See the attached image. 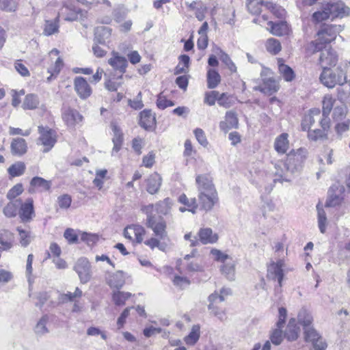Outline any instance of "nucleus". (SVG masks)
I'll return each instance as SVG.
<instances>
[{
    "label": "nucleus",
    "instance_id": "12",
    "mask_svg": "<svg viewBox=\"0 0 350 350\" xmlns=\"http://www.w3.org/2000/svg\"><path fill=\"white\" fill-rule=\"evenodd\" d=\"M284 266L283 260H279L277 262L271 263L267 267V277L271 280H278L279 287L275 288L277 291H281L284 277L282 269Z\"/></svg>",
    "mask_w": 350,
    "mask_h": 350
},
{
    "label": "nucleus",
    "instance_id": "62",
    "mask_svg": "<svg viewBox=\"0 0 350 350\" xmlns=\"http://www.w3.org/2000/svg\"><path fill=\"white\" fill-rule=\"evenodd\" d=\"M64 237L70 244H75L77 243L79 234L78 235L75 230L68 228L65 230Z\"/></svg>",
    "mask_w": 350,
    "mask_h": 350
},
{
    "label": "nucleus",
    "instance_id": "44",
    "mask_svg": "<svg viewBox=\"0 0 350 350\" xmlns=\"http://www.w3.org/2000/svg\"><path fill=\"white\" fill-rule=\"evenodd\" d=\"M321 128L322 129L308 131V136L309 139L313 141L327 139L328 131L330 127H328L327 129H324L323 127Z\"/></svg>",
    "mask_w": 350,
    "mask_h": 350
},
{
    "label": "nucleus",
    "instance_id": "46",
    "mask_svg": "<svg viewBox=\"0 0 350 350\" xmlns=\"http://www.w3.org/2000/svg\"><path fill=\"white\" fill-rule=\"evenodd\" d=\"M30 184L31 187L39 188L41 191L49 190L51 185V181L46 180L43 178L38 176L33 177L31 179Z\"/></svg>",
    "mask_w": 350,
    "mask_h": 350
},
{
    "label": "nucleus",
    "instance_id": "27",
    "mask_svg": "<svg viewBox=\"0 0 350 350\" xmlns=\"http://www.w3.org/2000/svg\"><path fill=\"white\" fill-rule=\"evenodd\" d=\"M318 118L321 120L320 109L317 108L310 109L309 113L305 116L302 121V129L304 131H309L310 128L313 125L316 121V119Z\"/></svg>",
    "mask_w": 350,
    "mask_h": 350
},
{
    "label": "nucleus",
    "instance_id": "54",
    "mask_svg": "<svg viewBox=\"0 0 350 350\" xmlns=\"http://www.w3.org/2000/svg\"><path fill=\"white\" fill-rule=\"evenodd\" d=\"M19 0H0V10L7 12L16 11Z\"/></svg>",
    "mask_w": 350,
    "mask_h": 350
},
{
    "label": "nucleus",
    "instance_id": "52",
    "mask_svg": "<svg viewBox=\"0 0 350 350\" xmlns=\"http://www.w3.org/2000/svg\"><path fill=\"white\" fill-rule=\"evenodd\" d=\"M330 18L328 11L325 10V3H323L321 10L313 13L312 20L314 23H321Z\"/></svg>",
    "mask_w": 350,
    "mask_h": 350
},
{
    "label": "nucleus",
    "instance_id": "7",
    "mask_svg": "<svg viewBox=\"0 0 350 350\" xmlns=\"http://www.w3.org/2000/svg\"><path fill=\"white\" fill-rule=\"evenodd\" d=\"M306 150L304 148H299L296 150L291 151L286 157V163L287 164L286 170L293 174L299 172L301 167L304 161L306 159Z\"/></svg>",
    "mask_w": 350,
    "mask_h": 350
},
{
    "label": "nucleus",
    "instance_id": "17",
    "mask_svg": "<svg viewBox=\"0 0 350 350\" xmlns=\"http://www.w3.org/2000/svg\"><path fill=\"white\" fill-rule=\"evenodd\" d=\"M198 193L217 191L213 183V179L208 174H200L196 178Z\"/></svg>",
    "mask_w": 350,
    "mask_h": 350
},
{
    "label": "nucleus",
    "instance_id": "57",
    "mask_svg": "<svg viewBox=\"0 0 350 350\" xmlns=\"http://www.w3.org/2000/svg\"><path fill=\"white\" fill-rule=\"evenodd\" d=\"M281 329L282 328L277 327V328L274 329L271 333L270 340L275 345H279L283 341L284 335Z\"/></svg>",
    "mask_w": 350,
    "mask_h": 350
},
{
    "label": "nucleus",
    "instance_id": "18",
    "mask_svg": "<svg viewBox=\"0 0 350 350\" xmlns=\"http://www.w3.org/2000/svg\"><path fill=\"white\" fill-rule=\"evenodd\" d=\"M33 202L31 198H28L23 204L21 202L19 216L23 222H29L35 216Z\"/></svg>",
    "mask_w": 350,
    "mask_h": 350
},
{
    "label": "nucleus",
    "instance_id": "43",
    "mask_svg": "<svg viewBox=\"0 0 350 350\" xmlns=\"http://www.w3.org/2000/svg\"><path fill=\"white\" fill-rule=\"evenodd\" d=\"M221 81V77L218 72L214 69H209L207 72V86L210 89L215 88Z\"/></svg>",
    "mask_w": 350,
    "mask_h": 350
},
{
    "label": "nucleus",
    "instance_id": "2",
    "mask_svg": "<svg viewBox=\"0 0 350 350\" xmlns=\"http://www.w3.org/2000/svg\"><path fill=\"white\" fill-rule=\"evenodd\" d=\"M142 211L146 215V226L151 229L154 235L144 241V244L149 247L151 250L159 248L163 250L164 247L161 243V240L167 239V224L164 219L161 217H156L154 215L153 204H150L142 206Z\"/></svg>",
    "mask_w": 350,
    "mask_h": 350
},
{
    "label": "nucleus",
    "instance_id": "35",
    "mask_svg": "<svg viewBox=\"0 0 350 350\" xmlns=\"http://www.w3.org/2000/svg\"><path fill=\"white\" fill-rule=\"evenodd\" d=\"M288 134L282 133L276 137L274 142L275 150L280 154H284L288 148Z\"/></svg>",
    "mask_w": 350,
    "mask_h": 350
},
{
    "label": "nucleus",
    "instance_id": "58",
    "mask_svg": "<svg viewBox=\"0 0 350 350\" xmlns=\"http://www.w3.org/2000/svg\"><path fill=\"white\" fill-rule=\"evenodd\" d=\"M304 336L306 340L311 343L321 337L317 331L312 327L305 328Z\"/></svg>",
    "mask_w": 350,
    "mask_h": 350
},
{
    "label": "nucleus",
    "instance_id": "49",
    "mask_svg": "<svg viewBox=\"0 0 350 350\" xmlns=\"http://www.w3.org/2000/svg\"><path fill=\"white\" fill-rule=\"evenodd\" d=\"M26 166L22 161H18L12 164L8 169V172L12 177L21 176L24 174Z\"/></svg>",
    "mask_w": 350,
    "mask_h": 350
},
{
    "label": "nucleus",
    "instance_id": "51",
    "mask_svg": "<svg viewBox=\"0 0 350 350\" xmlns=\"http://www.w3.org/2000/svg\"><path fill=\"white\" fill-rule=\"evenodd\" d=\"M235 103V98L233 96L228 94L227 93H219V98H217V103L219 105L225 107L229 108L232 107Z\"/></svg>",
    "mask_w": 350,
    "mask_h": 350
},
{
    "label": "nucleus",
    "instance_id": "47",
    "mask_svg": "<svg viewBox=\"0 0 350 350\" xmlns=\"http://www.w3.org/2000/svg\"><path fill=\"white\" fill-rule=\"evenodd\" d=\"M190 58L187 55H182L179 57V63L175 68L176 75L186 73L188 70Z\"/></svg>",
    "mask_w": 350,
    "mask_h": 350
},
{
    "label": "nucleus",
    "instance_id": "50",
    "mask_svg": "<svg viewBox=\"0 0 350 350\" xmlns=\"http://www.w3.org/2000/svg\"><path fill=\"white\" fill-rule=\"evenodd\" d=\"M131 296V293H130L117 291L113 292L112 299L116 306H123Z\"/></svg>",
    "mask_w": 350,
    "mask_h": 350
},
{
    "label": "nucleus",
    "instance_id": "6",
    "mask_svg": "<svg viewBox=\"0 0 350 350\" xmlns=\"http://www.w3.org/2000/svg\"><path fill=\"white\" fill-rule=\"evenodd\" d=\"M58 16H62L65 21H74L83 20L87 16V12L78 8L72 1L64 0Z\"/></svg>",
    "mask_w": 350,
    "mask_h": 350
},
{
    "label": "nucleus",
    "instance_id": "19",
    "mask_svg": "<svg viewBox=\"0 0 350 350\" xmlns=\"http://www.w3.org/2000/svg\"><path fill=\"white\" fill-rule=\"evenodd\" d=\"M74 85L75 90L81 98L85 99L91 95L92 89L84 78L81 77H76Z\"/></svg>",
    "mask_w": 350,
    "mask_h": 350
},
{
    "label": "nucleus",
    "instance_id": "15",
    "mask_svg": "<svg viewBox=\"0 0 350 350\" xmlns=\"http://www.w3.org/2000/svg\"><path fill=\"white\" fill-rule=\"evenodd\" d=\"M62 116L65 124L70 128H75L83 119L82 115L77 110L70 107L64 109Z\"/></svg>",
    "mask_w": 350,
    "mask_h": 350
},
{
    "label": "nucleus",
    "instance_id": "34",
    "mask_svg": "<svg viewBox=\"0 0 350 350\" xmlns=\"http://www.w3.org/2000/svg\"><path fill=\"white\" fill-rule=\"evenodd\" d=\"M278 64L279 72L286 81L291 82L294 80L295 75L291 67L284 64L281 59L278 60Z\"/></svg>",
    "mask_w": 350,
    "mask_h": 350
},
{
    "label": "nucleus",
    "instance_id": "56",
    "mask_svg": "<svg viewBox=\"0 0 350 350\" xmlns=\"http://www.w3.org/2000/svg\"><path fill=\"white\" fill-rule=\"evenodd\" d=\"M266 49L269 53L275 55L281 51L282 46L278 40L269 38L266 42Z\"/></svg>",
    "mask_w": 350,
    "mask_h": 350
},
{
    "label": "nucleus",
    "instance_id": "53",
    "mask_svg": "<svg viewBox=\"0 0 350 350\" xmlns=\"http://www.w3.org/2000/svg\"><path fill=\"white\" fill-rule=\"evenodd\" d=\"M200 338V326L193 325L188 336H185V342L187 345H193Z\"/></svg>",
    "mask_w": 350,
    "mask_h": 350
},
{
    "label": "nucleus",
    "instance_id": "21",
    "mask_svg": "<svg viewBox=\"0 0 350 350\" xmlns=\"http://www.w3.org/2000/svg\"><path fill=\"white\" fill-rule=\"evenodd\" d=\"M286 166H287V164L286 162L278 161L277 163H275V174L278 178H276L274 180L275 182L279 181L280 183H282L284 181H285V182L291 181L293 174H291V172H288L286 170Z\"/></svg>",
    "mask_w": 350,
    "mask_h": 350
},
{
    "label": "nucleus",
    "instance_id": "63",
    "mask_svg": "<svg viewBox=\"0 0 350 350\" xmlns=\"http://www.w3.org/2000/svg\"><path fill=\"white\" fill-rule=\"evenodd\" d=\"M81 240L88 245H92L96 242L98 237L96 234L87 233L85 232H81L79 233Z\"/></svg>",
    "mask_w": 350,
    "mask_h": 350
},
{
    "label": "nucleus",
    "instance_id": "59",
    "mask_svg": "<svg viewBox=\"0 0 350 350\" xmlns=\"http://www.w3.org/2000/svg\"><path fill=\"white\" fill-rule=\"evenodd\" d=\"M219 59L228 67L230 72H235L237 71V66L234 62L231 60L228 55L222 51H220Z\"/></svg>",
    "mask_w": 350,
    "mask_h": 350
},
{
    "label": "nucleus",
    "instance_id": "33",
    "mask_svg": "<svg viewBox=\"0 0 350 350\" xmlns=\"http://www.w3.org/2000/svg\"><path fill=\"white\" fill-rule=\"evenodd\" d=\"M200 241L203 244L214 243L218 239L217 234H214L211 228L201 229L198 232Z\"/></svg>",
    "mask_w": 350,
    "mask_h": 350
},
{
    "label": "nucleus",
    "instance_id": "9",
    "mask_svg": "<svg viewBox=\"0 0 350 350\" xmlns=\"http://www.w3.org/2000/svg\"><path fill=\"white\" fill-rule=\"evenodd\" d=\"M325 3V10L328 11L331 19L343 18L350 13L349 7L340 1H331Z\"/></svg>",
    "mask_w": 350,
    "mask_h": 350
},
{
    "label": "nucleus",
    "instance_id": "28",
    "mask_svg": "<svg viewBox=\"0 0 350 350\" xmlns=\"http://www.w3.org/2000/svg\"><path fill=\"white\" fill-rule=\"evenodd\" d=\"M299 332L300 329L296 323L295 319L292 318L288 321L284 336L288 341H294L298 338Z\"/></svg>",
    "mask_w": 350,
    "mask_h": 350
},
{
    "label": "nucleus",
    "instance_id": "45",
    "mask_svg": "<svg viewBox=\"0 0 350 350\" xmlns=\"http://www.w3.org/2000/svg\"><path fill=\"white\" fill-rule=\"evenodd\" d=\"M49 317L48 315L42 316L38 321L34 327L35 333L38 336H43L49 332L46 324L49 322Z\"/></svg>",
    "mask_w": 350,
    "mask_h": 350
},
{
    "label": "nucleus",
    "instance_id": "11",
    "mask_svg": "<svg viewBox=\"0 0 350 350\" xmlns=\"http://www.w3.org/2000/svg\"><path fill=\"white\" fill-rule=\"evenodd\" d=\"M38 132L40 133L39 140L45 147L44 152L49 151L56 142L55 131L49 127L38 126Z\"/></svg>",
    "mask_w": 350,
    "mask_h": 350
},
{
    "label": "nucleus",
    "instance_id": "4",
    "mask_svg": "<svg viewBox=\"0 0 350 350\" xmlns=\"http://www.w3.org/2000/svg\"><path fill=\"white\" fill-rule=\"evenodd\" d=\"M260 77L262 84L255 87V90H258L264 94H271L279 90V82L273 77L272 72L270 69L262 67L260 72Z\"/></svg>",
    "mask_w": 350,
    "mask_h": 350
},
{
    "label": "nucleus",
    "instance_id": "48",
    "mask_svg": "<svg viewBox=\"0 0 350 350\" xmlns=\"http://www.w3.org/2000/svg\"><path fill=\"white\" fill-rule=\"evenodd\" d=\"M297 319L299 323L304 326V329L310 327L313 321L311 314L305 309L299 311Z\"/></svg>",
    "mask_w": 350,
    "mask_h": 350
},
{
    "label": "nucleus",
    "instance_id": "3",
    "mask_svg": "<svg viewBox=\"0 0 350 350\" xmlns=\"http://www.w3.org/2000/svg\"><path fill=\"white\" fill-rule=\"evenodd\" d=\"M347 72L341 67L336 68H324L319 76L320 82L328 88H334L336 85H343L347 83Z\"/></svg>",
    "mask_w": 350,
    "mask_h": 350
},
{
    "label": "nucleus",
    "instance_id": "8",
    "mask_svg": "<svg viewBox=\"0 0 350 350\" xmlns=\"http://www.w3.org/2000/svg\"><path fill=\"white\" fill-rule=\"evenodd\" d=\"M73 270L77 273L79 279L82 284H86L92 278V265L85 257H81L77 260Z\"/></svg>",
    "mask_w": 350,
    "mask_h": 350
},
{
    "label": "nucleus",
    "instance_id": "55",
    "mask_svg": "<svg viewBox=\"0 0 350 350\" xmlns=\"http://www.w3.org/2000/svg\"><path fill=\"white\" fill-rule=\"evenodd\" d=\"M318 212V225L319 230L321 233H325L327 226V217L326 214L323 208H321L319 205L317 206Z\"/></svg>",
    "mask_w": 350,
    "mask_h": 350
},
{
    "label": "nucleus",
    "instance_id": "30",
    "mask_svg": "<svg viewBox=\"0 0 350 350\" xmlns=\"http://www.w3.org/2000/svg\"><path fill=\"white\" fill-rule=\"evenodd\" d=\"M111 36V29L108 27H98L95 31V40L100 44L109 42Z\"/></svg>",
    "mask_w": 350,
    "mask_h": 350
},
{
    "label": "nucleus",
    "instance_id": "5",
    "mask_svg": "<svg viewBox=\"0 0 350 350\" xmlns=\"http://www.w3.org/2000/svg\"><path fill=\"white\" fill-rule=\"evenodd\" d=\"M247 10L252 14H258L261 12L262 6L270 10L278 17H282L284 15V10L281 7L271 2L262 3V0H246Z\"/></svg>",
    "mask_w": 350,
    "mask_h": 350
},
{
    "label": "nucleus",
    "instance_id": "37",
    "mask_svg": "<svg viewBox=\"0 0 350 350\" xmlns=\"http://www.w3.org/2000/svg\"><path fill=\"white\" fill-rule=\"evenodd\" d=\"M155 123V117L149 110H144L140 113L139 124L145 129L152 127Z\"/></svg>",
    "mask_w": 350,
    "mask_h": 350
},
{
    "label": "nucleus",
    "instance_id": "24",
    "mask_svg": "<svg viewBox=\"0 0 350 350\" xmlns=\"http://www.w3.org/2000/svg\"><path fill=\"white\" fill-rule=\"evenodd\" d=\"M238 126V118L234 112L232 111H227L225 116V120L219 124V128L224 132H227L230 129L237 128Z\"/></svg>",
    "mask_w": 350,
    "mask_h": 350
},
{
    "label": "nucleus",
    "instance_id": "14",
    "mask_svg": "<svg viewBox=\"0 0 350 350\" xmlns=\"http://www.w3.org/2000/svg\"><path fill=\"white\" fill-rule=\"evenodd\" d=\"M146 234L145 228L138 224H133L126 227L124 230V236L130 241H135L137 243H141Z\"/></svg>",
    "mask_w": 350,
    "mask_h": 350
},
{
    "label": "nucleus",
    "instance_id": "26",
    "mask_svg": "<svg viewBox=\"0 0 350 350\" xmlns=\"http://www.w3.org/2000/svg\"><path fill=\"white\" fill-rule=\"evenodd\" d=\"M161 177L157 173H154L146 180V190L150 194L156 193L159 191L161 185Z\"/></svg>",
    "mask_w": 350,
    "mask_h": 350
},
{
    "label": "nucleus",
    "instance_id": "25",
    "mask_svg": "<svg viewBox=\"0 0 350 350\" xmlns=\"http://www.w3.org/2000/svg\"><path fill=\"white\" fill-rule=\"evenodd\" d=\"M111 128L113 135L112 139L113 143L112 154H113L115 152H118L120 150L123 141V135L121 129L116 122L111 123Z\"/></svg>",
    "mask_w": 350,
    "mask_h": 350
},
{
    "label": "nucleus",
    "instance_id": "1",
    "mask_svg": "<svg viewBox=\"0 0 350 350\" xmlns=\"http://www.w3.org/2000/svg\"><path fill=\"white\" fill-rule=\"evenodd\" d=\"M341 30L340 26L324 25L317 32V38L309 44V49L313 53L320 52L319 64L322 70L334 67L338 62V55L329 44L335 40Z\"/></svg>",
    "mask_w": 350,
    "mask_h": 350
},
{
    "label": "nucleus",
    "instance_id": "38",
    "mask_svg": "<svg viewBox=\"0 0 350 350\" xmlns=\"http://www.w3.org/2000/svg\"><path fill=\"white\" fill-rule=\"evenodd\" d=\"M178 202L187 207V211L195 214L197 211L198 204L195 198H189L185 193H182L178 198Z\"/></svg>",
    "mask_w": 350,
    "mask_h": 350
},
{
    "label": "nucleus",
    "instance_id": "23",
    "mask_svg": "<svg viewBox=\"0 0 350 350\" xmlns=\"http://www.w3.org/2000/svg\"><path fill=\"white\" fill-rule=\"evenodd\" d=\"M106 280L111 288L120 289L125 283V273L122 271H118L109 274Z\"/></svg>",
    "mask_w": 350,
    "mask_h": 350
},
{
    "label": "nucleus",
    "instance_id": "61",
    "mask_svg": "<svg viewBox=\"0 0 350 350\" xmlns=\"http://www.w3.org/2000/svg\"><path fill=\"white\" fill-rule=\"evenodd\" d=\"M211 254L213 256V258L215 260L221 262L222 263L226 262L227 260L231 258V257L228 254L217 249L211 250Z\"/></svg>",
    "mask_w": 350,
    "mask_h": 350
},
{
    "label": "nucleus",
    "instance_id": "20",
    "mask_svg": "<svg viewBox=\"0 0 350 350\" xmlns=\"http://www.w3.org/2000/svg\"><path fill=\"white\" fill-rule=\"evenodd\" d=\"M10 151L14 156L21 157L27 151V144L21 137L13 138L10 144Z\"/></svg>",
    "mask_w": 350,
    "mask_h": 350
},
{
    "label": "nucleus",
    "instance_id": "13",
    "mask_svg": "<svg viewBox=\"0 0 350 350\" xmlns=\"http://www.w3.org/2000/svg\"><path fill=\"white\" fill-rule=\"evenodd\" d=\"M335 105H338V103L336 102V100L333 97L329 95L324 97L323 100L322 118L320 120L321 127L324 129L330 127V119L329 116L332 108H334Z\"/></svg>",
    "mask_w": 350,
    "mask_h": 350
},
{
    "label": "nucleus",
    "instance_id": "29",
    "mask_svg": "<svg viewBox=\"0 0 350 350\" xmlns=\"http://www.w3.org/2000/svg\"><path fill=\"white\" fill-rule=\"evenodd\" d=\"M172 204V200L169 198H166L163 200L153 204L154 211L160 215H167L171 213Z\"/></svg>",
    "mask_w": 350,
    "mask_h": 350
},
{
    "label": "nucleus",
    "instance_id": "31",
    "mask_svg": "<svg viewBox=\"0 0 350 350\" xmlns=\"http://www.w3.org/2000/svg\"><path fill=\"white\" fill-rule=\"evenodd\" d=\"M14 240V234L5 229L0 230V244L3 250H8L13 246Z\"/></svg>",
    "mask_w": 350,
    "mask_h": 350
},
{
    "label": "nucleus",
    "instance_id": "16",
    "mask_svg": "<svg viewBox=\"0 0 350 350\" xmlns=\"http://www.w3.org/2000/svg\"><path fill=\"white\" fill-rule=\"evenodd\" d=\"M198 205L201 209L206 211H211L218 201L217 191L213 192H200L198 193Z\"/></svg>",
    "mask_w": 350,
    "mask_h": 350
},
{
    "label": "nucleus",
    "instance_id": "41",
    "mask_svg": "<svg viewBox=\"0 0 350 350\" xmlns=\"http://www.w3.org/2000/svg\"><path fill=\"white\" fill-rule=\"evenodd\" d=\"M347 113V107L342 102H338V105H335L332 118L335 122H340L344 120Z\"/></svg>",
    "mask_w": 350,
    "mask_h": 350
},
{
    "label": "nucleus",
    "instance_id": "36",
    "mask_svg": "<svg viewBox=\"0 0 350 350\" xmlns=\"http://www.w3.org/2000/svg\"><path fill=\"white\" fill-rule=\"evenodd\" d=\"M224 265L221 266V271L226 278L229 280H234L235 279V262L231 258L227 260Z\"/></svg>",
    "mask_w": 350,
    "mask_h": 350
},
{
    "label": "nucleus",
    "instance_id": "60",
    "mask_svg": "<svg viewBox=\"0 0 350 350\" xmlns=\"http://www.w3.org/2000/svg\"><path fill=\"white\" fill-rule=\"evenodd\" d=\"M17 231L19 234L20 243L22 246L27 247L31 241L30 232L21 229L20 227L17 228Z\"/></svg>",
    "mask_w": 350,
    "mask_h": 350
},
{
    "label": "nucleus",
    "instance_id": "39",
    "mask_svg": "<svg viewBox=\"0 0 350 350\" xmlns=\"http://www.w3.org/2000/svg\"><path fill=\"white\" fill-rule=\"evenodd\" d=\"M21 205V200L16 199L10 202L3 208V214L7 217H14L16 216L18 208Z\"/></svg>",
    "mask_w": 350,
    "mask_h": 350
},
{
    "label": "nucleus",
    "instance_id": "40",
    "mask_svg": "<svg viewBox=\"0 0 350 350\" xmlns=\"http://www.w3.org/2000/svg\"><path fill=\"white\" fill-rule=\"evenodd\" d=\"M59 16L55 20H47L45 21L43 29V34L46 36L57 33L59 31Z\"/></svg>",
    "mask_w": 350,
    "mask_h": 350
},
{
    "label": "nucleus",
    "instance_id": "42",
    "mask_svg": "<svg viewBox=\"0 0 350 350\" xmlns=\"http://www.w3.org/2000/svg\"><path fill=\"white\" fill-rule=\"evenodd\" d=\"M40 104L38 96L34 94L25 96L22 107L24 109L32 110L36 109Z\"/></svg>",
    "mask_w": 350,
    "mask_h": 350
},
{
    "label": "nucleus",
    "instance_id": "32",
    "mask_svg": "<svg viewBox=\"0 0 350 350\" xmlns=\"http://www.w3.org/2000/svg\"><path fill=\"white\" fill-rule=\"evenodd\" d=\"M270 27V32L276 36H282L288 34V26L286 22H279L274 23L271 21L268 23Z\"/></svg>",
    "mask_w": 350,
    "mask_h": 350
},
{
    "label": "nucleus",
    "instance_id": "22",
    "mask_svg": "<svg viewBox=\"0 0 350 350\" xmlns=\"http://www.w3.org/2000/svg\"><path fill=\"white\" fill-rule=\"evenodd\" d=\"M342 191V187H332L328 191L329 196L325 203L326 206L332 207L340 204L342 199L341 197Z\"/></svg>",
    "mask_w": 350,
    "mask_h": 350
},
{
    "label": "nucleus",
    "instance_id": "10",
    "mask_svg": "<svg viewBox=\"0 0 350 350\" xmlns=\"http://www.w3.org/2000/svg\"><path fill=\"white\" fill-rule=\"evenodd\" d=\"M112 57L108 59V64L117 73V80L122 79L128 65L126 57L119 55L118 52L112 51Z\"/></svg>",
    "mask_w": 350,
    "mask_h": 350
},
{
    "label": "nucleus",
    "instance_id": "64",
    "mask_svg": "<svg viewBox=\"0 0 350 350\" xmlns=\"http://www.w3.org/2000/svg\"><path fill=\"white\" fill-rule=\"evenodd\" d=\"M218 98L219 92L217 91H211L209 92H206L205 94L204 103L210 106L214 105L215 101L217 100Z\"/></svg>",
    "mask_w": 350,
    "mask_h": 350
}]
</instances>
